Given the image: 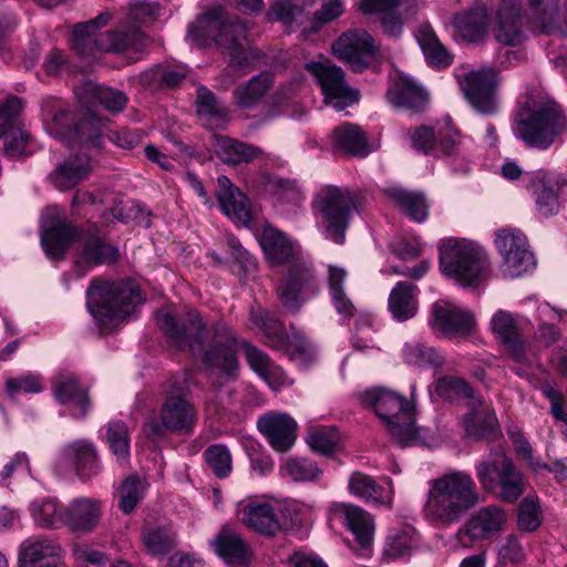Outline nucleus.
Wrapping results in <instances>:
<instances>
[{
  "label": "nucleus",
  "instance_id": "obj_61",
  "mask_svg": "<svg viewBox=\"0 0 567 567\" xmlns=\"http://www.w3.org/2000/svg\"><path fill=\"white\" fill-rule=\"evenodd\" d=\"M338 440V432L334 429L322 427L317 429L309 434L308 444L311 447V450L320 454L328 455L333 453Z\"/></svg>",
  "mask_w": 567,
  "mask_h": 567
},
{
  "label": "nucleus",
  "instance_id": "obj_40",
  "mask_svg": "<svg viewBox=\"0 0 567 567\" xmlns=\"http://www.w3.org/2000/svg\"><path fill=\"white\" fill-rule=\"evenodd\" d=\"M527 4L532 29L546 35L564 33V25L557 8L545 6V0H528Z\"/></svg>",
  "mask_w": 567,
  "mask_h": 567
},
{
  "label": "nucleus",
  "instance_id": "obj_21",
  "mask_svg": "<svg viewBox=\"0 0 567 567\" xmlns=\"http://www.w3.org/2000/svg\"><path fill=\"white\" fill-rule=\"evenodd\" d=\"M431 328L444 337H464L475 327L473 315L449 301L437 300L431 307Z\"/></svg>",
  "mask_w": 567,
  "mask_h": 567
},
{
  "label": "nucleus",
  "instance_id": "obj_59",
  "mask_svg": "<svg viewBox=\"0 0 567 567\" xmlns=\"http://www.w3.org/2000/svg\"><path fill=\"white\" fill-rule=\"evenodd\" d=\"M414 529L411 527H403L392 530L385 543L384 551L390 558H399L411 549L413 545Z\"/></svg>",
  "mask_w": 567,
  "mask_h": 567
},
{
  "label": "nucleus",
  "instance_id": "obj_18",
  "mask_svg": "<svg viewBox=\"0 0 567 567\" xmlns=\"http://www.w3.org/2000/svg\"><path fill=\"white\" fill-rule=\"evenodd\" d=\"M306 69L320 84L326 104L337 111H342L360 100L359 91L347 84L341 68L324 61L309 62L306 64Z\"/></svg>",
  "mask_w": 567,
  "mask_h": 567
},
{
  "label": "nucleus",
  "instance_id": "obj_45",
  "mask_svg": "<svg viewBox=\"0 0 567 567\" xmlns=\"http://www.w3.org/2000/svg\"><path fill=\"white\" fill-rule=\"evenodd\" d=\"M332 138L334 146L347 154L360 157L369 154L367 136L355 124L344 123L336 127Z\"/></svg>",
  "mask_w": 567,
  "mask_h": 567
},
{
  "label": "nucleus",
  "instance_id": "obj_41",
  "mask_svg": "<svg viewBox=\"0 0 567 567\" xmlns=\"http://www.w3.org/2000/svg\"><path fill=\"white\" fill-rule=\"evenodd\" d=\"M62 455L73 464L81 477H90L99 472L96 451L87 441L80 440L66 445Z\"/></svg>",
  "mask_w": 567,
  "mask_h": 567
},
{
  "label": "nucleus",
  "instance_id": "obj_51",
  "mask_svg": "<svg viewBox=\"0 0 567 567\" xmlns=\"http://www.w3.org/2000/svg\"><path fill=\"white\" fill-rule=\"evenodd\" d=\"M30 511L35 524L41 527L58 528L64 525L65 509H60L53 499L35 501Z\"/></svg>",
  "mask_w": 567,
  "mask_h": 567
},
{
  "label": "nucleus",
  "instance_id": "obj_33",
  "mask_svg": "<svg viewBox=\"0 0 567 567\" xmlns=\"http://www.w3.org/2000/svg\"><path fill=\"white\" fill-rule=\"evenodd\" d=\"M491 327L492 331L498 337L514 359L522 361L524 358V346L514 316L508 311L498 310L492 317Z\"/></svg>",
  "mask_w": 567,
  "mask_h": 567
},
{
  "label": "nucleus",
  "instance_id": "obj_11",
  "mask_svg": "<svg viewBox=\"0 0 567 567\" xmlns=\"http://www.w3.org/2000/svg\"><path fill=\"white\" fill-rule=\"evenodd\" d=\"M442 272L463 286L475 284L488 266L485 250L464 238H447L439 247Z\"/></svg>",
  "mask_w": 567,
  "mask_h": 567
},
{
  "label": "nucleus",
  "instance_id": "obj_42",
  "mask_svg": "<svg viewBox=\"0 0 567 567\" xmlns=\"http://www.w3.org/2000/svg\"><path fill=\"white\" fill-rule=\"evenodd\" d=\"M416 39L430 65L442 69L452 63L453 56L441 43L430 24L420 25Z\"/></svg>",
  "mask_w": 567,
  "mask_h": 567
},
{
  "label": "nucleus",
  "instance_id": "obj_58",
  "mask_svg": "<svg viewBox=\"0 0 567 567\" xmlns=\"http://www.w3.org/2000/svg\"><path fill=\"white\" fill-rule=\"evenodd\" d=\"M204 457L218 478H225L230 474L233 460L229 450L225 445L214 444L208 446L204 452Z\"/></svg>",
  "mask_w": 567,
  "mask_h": 567
},
{
  "label": "nucleus",
  "instance_id": "obj_29",
  "mask_svg": "<svg viewBox=\"0 0 567 567\" xmlns=\"http://www.w3.org/2000/svg\"><path fill=\"white\" fill-rule=\"evenodd\" d=\"M74 92L82 104L87 106L101 104L110 112L122 111L127 102L123 92L102 86L91 80L82 82Z\"/></svg>",
  "mask_w": 567,
  "mask_h": 567
},
{
  "label": "nucleus",
  "instance_id": "obj_24",
  "mask_svg": "<svg viewBox=\"0 0 567 567\" xmlns=\"http://www.w3.org/2000/svg\"><path fill=\"white\" fill-rule=\"evenodd\" d=\"M330 512L343 520L361 548H368L372 544L375 524L370 513L357 505L344 503L331 505Z\"/></svg>",
  "mask_w": 567,
  "mask_h": 567
},
{
  "label": "nucleus",
  "instance_id": "obj_17",
  "mask_svg": "<svg viewBox=\"0 0 567 567\" xmlns=\"http://www.w3.org/2000/svg\"><path fill=\"white\" fill-rule=\"evenodd\" d=\"M495 246L502 257L501 270L506 278H517L536 266L527 237L518 229L504 228L495 234Z\"/></svg>",
  "mask_w": 567,
  "mask_h": 567
},
{
  "label": "nucleus",
  "instance_id": "obj_62",
  "mask_svg": "<svg viewBox=\"0 0 567 567\" xmlns=\"http://www.w3.org/2000/svg\"><path fill=\"white\" fill-rule=\"evenodd\" d=\"M42 389L41 377L33 373L12 378L6 382V391L12 399L20 393H39Z\"/></svg>",
  "mask_w": 567,
  "mask_h": 567
},
{
  "label": "nucleus",
  "instance_id": "obj_56",
  "mask_svg": "<svg viewBox=\"0 0 567 567\" xmlns=\"http://www.w3.org/2000/svg\"><path fill=\"white\" fill-rule=\"evenodd\" d=\"M436 393L444 400H468V402L477 399L471 385L457 377H443L437 380Z\"/></svg>",
  "mask_w": 567,
  "mask_h": 567
},
{
  "label": "nucleus",
  "instance_id": "obj_46",
  "mask_svg": "<svg viewBox=\"0 0 567 567\" xmlns=\"http://www.w3.org/2000/svg\"><path fill=\"white\" fill-rule=\"evenodd\" d=\"M90 171L91 164L87 157L69 158L50 174V178L55 187L64 190L79 184Z\"/></svg>",
  "mask_w": 567,
  "mask_h": 567
},
{
  "label": "nucleus",
  "instance_id": "obj_1",
  "mask_svg": "<svg viewBox=\"0 0 567 567\" xmlns=\"http://www.w3.org/2000/svg\"><path fill=\"white\" fill-rule=\"evenodd\" d=\"M156 321L168 344L179 351L202 354L203 362L220 379L235 380L239 371L238 348L244 349L250 368L267 378L274 365L269 357L246 340L240 341L236 331L224 321H217L210 329V343L205 348V323L197 311H188L176 318L167 310L156 313Z\"/></svg>",
  "mask_w": 567,
  "mask_h": 567
},
{
  "label": "nucleus",
  "instance_id": "obj_9",
  "mask_svg": "<svg viewBox=\"0 0 567 567\" xmlns=\"http://www.w3.org/2000/svg\"><path fill=\"white\" fill-rule=\"evenodd\" d=\"M41 115L50 132L58 138L99 152L103 147L102 121L93 114H86L73 126L74 117L55 97H47L41 103Z\"/></svg>",
  "mask_w": 567,
  "mask_h": 567
},
{
  "label": "nucleus",
  "instance_id": "obj_55",
  "mask_svg": "<svg viewBox=\"0 0 567 567\" xmlns=\"http://www.w3.org/2000/svg\"><path fill=\"white\" fill-rule=\"evenodd\" d=\"M107 443L112 453L120 463H124L130 456V433L123 421H113L107 425Z\"/></svg>",
  "mask_w": 567,
  "mask_h": 567
},
{
  "label": "nucleus",
  "instance_id": "obj_26",
  "mask_svg": "<svg viewBox=\"0 0 567 567\" xmlns=\"http://www.w3.org/2000/svg\"><path fill=\"white\" fill-rule=\"evenodd\" d=\"M217 183L219 187L217 198L223 213L238 224L248 226L251 220V209L246 195L225 175L219 176Z\"/></svg>",
  "mask_w": 567,
  "mask_h": 567
},
{
  "label": "nucleus",
  "instance_id": "obj_54",
  "mask_svg": "<svg viewBox=\"0 0 567 567\" xmlns=\"http://www.w3.org/2000/svg\"><path fill=\"white\" fill-rule=\"evenodd\" d=\"M142 538L147 551L154 556H162L174 546V533L166 527H145Z\"/></svg>",
  "mask_w": 567,
  "mask_h": 567
},
{
  "label": "nucleus",
  "instance_id": "obj_20",
  "mask_svg": "<svg viewBox=\"0 0 567 567\" xmlns=\"http://www.w3.org/2000/svg\"><path fill=\"white\" fill-rule=\"evenodd\" d=\"M332 51L352 71L361 72L369 66L377 48L367 31L354 29L342 33L332 44Z\"/></svg>",
  "mask_w": 567,
  "mask_h": 567
},
{
  "label": "nucleus",
  "instance_id": "obj_3",
  "mask_svg": "<svg viewBox=\"0 0 567 567\" xmlns=\"http://www.w3.org/2000/svg\"><path fill=\"white\" fill-rule=\"evenodd\" d=\"M480 502V492L472 476L463 471H453L429 482L423 511L427 519L451 525Z\"/></svg>",
  "mask_w": 567,
  "mask_h": 567
},
{
  "label": "nucleus",
  "instance_id": "obj_44",
  "mask_svg": "<svg viewBox=\"0 0 567 567\" xmlns=\"http://www.w3.org/2000/svg\"><path fill=\"white\" fill-rule=\"evenodd\" d=\"M62 548L59 543L50 538H28L19 548V567L35 565L45 558L60 557Z\"/></svg>",
  "mask_w": 567,
  "mask_h": 567
},
{
  "label": "nucleus",
  "instance_id": "obj_13",
  "mask_svg": "<svg viewBox=\"0 0 567 567\" xmlns=\"http://www.w3.org/2000/svg\"><path fill=\"white\" fill-rule=\"evenodd\" d=\"M476 476L486 492L505 503H515L526 489L525 476L501 451L495 453L493 461L477 464Z\"/></svg>",
  "mask_w": 567,
  "mask_h": 567
},
{
  "label": "nucleus",
  "instance_id": "obj_63",
  "mask_svg": "<svg viewBox=\"0 0 567 567\" xmlns=\"http://www.w3.org/2000/svg\"><path fill=\"white\" fill-rule=\"evenodd\" d=\"M498 557L503 564H517L525 559L524 549L514 534L504 537L498 547Z\"/></svg>",
  "mask_w": 567,
  "mask_h": 567
},
{
  "label": "nucleus",
  "instance_id": "obj_32",
  "mask_svg": "<svg viewBox=\"0 0 567 567\" xmlns=\"http://www.w3.org/2000/svg\"><path fill=\"white\" fill-rule=\"evenodd\" d=\"M417 292V287L406 281H399L393 287L388 307L394 320L403 322L415 317L419 309Z\"/></svg>",
  "mask_w": 567,
  "mask_h": 567
},
{
  "label": "nucleus",
  "instance_id": "obj_35",
  "mask_svg": "<svg viewBox=\"0 0 567 567\" xmlns=\"http://www.w3.org/2000/svg\"><path fill=\"white\" fill-rule=\"evenodd\" d=\"M210 544L216 554L229 565L245 566L250 561V550L237 533L224 528Z\"/></svg>",
  "mask_w": 567,
  "mask_h": 567
},
{
  "label": "nucleus",
  "instance_id": "obj_8",
  "mask_svg": "<svg viewBox=\"0 0 567 567\" xmlns=\"http://www.w3.org/2000/svg\"><path fill=\"white\" fill-rule=\"evenodd\" d=\"M359 399L364 406L374 410L389 434L401 446L411 445L416 441L414 411L405 396L388 389L374 388L360 393Z\"/></svg>",
  "mask_w": 567,
  "mask_h": 567
},
{
  "label": "nucleus",
  "instance_id": "obj_47",
  "mask_svg": "<svg viewBox=\"0 0 567 567\" xmlns=\"http://www.w3.org/2000/svg\"><path fill=\"white\" fill-rule=\"evenodd\" d=\"M346 278L344 268L336 265L328 266V289L332 305L339 315L351 318L354 315V306L344 292Z\"/></svg>",
  "mask_w": 567,
  "mask_h": 567
},
{
  "label": "nucleus",
  "instance_id": "obj_12",
  "mask_svg": "<svg viewBox=\"0 0 567 567\" xmlns=\"http://www.w3.org/2000/svg\"><path fill=\"white\" fill-rule=\"evenodd\" d=\"M249 322L252 329L262 333L265 343L279 351H284L291 359L302 363L311 361L315 357L312 343L300 332L292 331L287 334L281 321L260 306H251Z\"/></svg>",
  "mask_w": 567,
  "mask_h": 567
},
{
  "label": "nucleus",
  "instance_id": "obj_50",
  "mask_svg": "<svg viewBox=\"0 0 567 567\" xmlns=\"http://www.w3.org/2000/svg\"><path fill=\"white\" fill-rule=\"evenodd\" d=\"M197 111L202 116H207L217 126L225 125L228 121V109L205 86L197 89Z\"/></svg>",
  "mask_w": 567,
  "mask_h": 567
},
{
  "label": "nucleus",
  "instance_id": "obj_6",
  "mask_svg": "<svg viewBox=\"0 0 567 567\" xmlns=\"http://www.w3.org/2000/svg\"><path fill=\"white\" fill-rule=\"evenodd\" d=\"M140 288L133 281L93 279L86 291V305L100 328L109 330L134 312L142 303Z\"/></svg>",
  "mask_w": 567,
  "mask_h": 567
},
{
  "label": "nucleus",
  "instance_id": "obj_48",
  "mask_svg": "<svg viewBox=\"0 0 567 567\" xmlns=\"http://www.w3.org/2000/svg\"><path fill=\"white\" fill-rule=\"evenodd\" d=\"M53 393L59 403L73 404L79 409V412L74 413L76 417L86 415L90 408L87 393L79 385L76 380L69 377L56 380Z\"/></svg>",
  "mask_w": 567,
  "mask_h": 567
},
{
  "label": "nucleus",
  "instance_id": "obj_43",
  "mask_svg": "<svg viewBox=\"0 0 567 567\" xmlns=\"http://www.w3.org/2000/svg\"><path fill=\"white\" fill-rule=\"evenodd\" d=\"M388 197L412 220L423 223L429 216V205L424 194L394 187L386 189Z\"/></svg>",
  "mask_w": 567,
  "mask_h": 567
},
{
  "label": "nucleus",
  "instance_id": "obj_14",
  "mask_svg": "<svg viewBox=\"0 0 567 567\" xmlns=\"http://www.w3.org/2000/svg\"><path fill=\"white\" fill-rule=\"evenodd\" d=\"M530 22L520 0H501L488 13V30L504 47H518L528 38Z\"/></svg>",
  "mask_w": 567,
  "mask_h": 567
},
{
  "label": "nucleus",
  "instance_id": "obj_60",
  "mask_svg": "<svg viewBox=\"0 0 567 567\" xmlns=\"http://www.w3.org/2000/svg\"><path fill=\"white\" fill-rule=\"evenodd\" d=\"M542 523L540 507L533 497H524L518 506L517 524L520 530L530 533L536 530Z\"/></svg>",
  "mask_w": 567,
  "mask_h": 567
},
{
  "label": "nucleus",
  "instance_id": "obj_36",
  "mask_svg": "<svg viewBox=\"0 0 567 567\" xmlns=\"http://www.w3.org/2000/svg\"><path fill=\"white\" fill-rule=\"evenodd\" d=\"M259 244L272 265L289 262L296 256L293 243L282 231L267 226L262 229Z\"/></svg>",
  "mask_w": 567,
  "mask_h": 567
},
{
  "label": "nucleus",
  "instance_id": "obj_15",
  "mask_svg": "<svg viewBox=\"0 0 567 567\" xmlns=\"http://www.w3.org/2000/svg\"><path fill=\"white\" fill-rule=\"evenodd\" d=\"M197 419L196 408L179 393H167L161 406L159 417H150L143 424L148 439H158L165 432L188 433Z\"/></svg>",
  "mask_w": 567,
  "mask_h": 567
},
{
  "label": "nucleus",
  "instance_id": "obj_37",
  "mask_svg": "<svg viewBox=\"0 0 567 567\" xmlns=\"http://www.w3.org/2000/svg\"><path fill=\"white\" fill-rule=\"evenodd\" d=\"M213 146L217 157L230 165L249 163L261 153L257 146L217 134L214 135Z\"/></svg>",
  "mask_w": 567,
  "mask_h": 567
},
{
  "label": "nucleus",
  "instance_id": "obj_34",
  "mask_svg": "<svg viewBox=\"0 0 567 567\" xmlns=\"http://www.w3.org/2000/svg\"><path fill=\"white\" fill-rule=\"evenodd\" d=\"M386 100L395 107L420 111L426 102V95L415 82L405 76H399L389 87Z\"/></svg>",
  "mask_w": 567,
  "mask_h": 567
},
{
  "label": "nucleus",
  "instance_id": "obj_39",
  "mask_svg": "<svg viewBox=\"0 0 567 567\" xmlns=\"http://www.w3.org/2000/svg\"><path fill=\"white\" fill-rule=\"evenodd\" d=\"M348 486L352 495L373 506L390 505L392 502L391 492L386 491L383 486L378 484L373 477L364 473H352Z\"/></svg>",
  "mask_w": 567,
  "mask_h": 567
},
{
  "label": "nucleus",
  "instance_id": "obj_31",
  "mask_svg": "<svg viewBox=\"0 0 567 567\" xmlns=\"http://www.w3.org/2000/svg\"><path fill=\"white\" fill-rule=\"evenodd\" d=\"M526 177L528 178L527 189L535 198L537 212L545 217L556 215L559 212V182L545 175Z\"/></svg>",
  "mask_w": 567,
  "mask_h": 567
},
{
  "label": "nucleus",
  "instance_id": "obj_7",
  "mask_svg": "<svg viewBox=\"0 0 567 567\" xmlns=\"http://www.w3.org/2000/svg\"><path fill=\"white\" fill-rule=\"evenodd\" d=\"M567 131V118L558 104L547 100L520 111L513 127L514 135L525 146L545 151Z\"/></svg>",
  "mask_w": 567,
  "mask_h": 567
},
{
  "label": "nucleus",
  "instance_id": "obj_57",
  "mask_svg": "<svg viewBox=\"0 0 567 567\" xmlns=\"http://www.w3.org/2000/svg\"><path fill=\"white\" fill-rule=\"evenodd\" d=\"M158 6L154 2H150L147 0H135L130 3L128 20L121 22L118 27L126 25L128 32L138 30L145 35L138 25L155 20L158 16Z\"/></svg>",
  "mask_w": 567,
  "mask_h": 567
},
{
  "label": "nucleus",
  "instance_id": "obj_49",
  "mask_svg": "<svg viewBox=\"0 0 567 567\" xmlns=\"http://www.w3.org/2000/svg\"><path fill=\"white\" fill-rule=\"evenodd\" d=\"M402 357L408 364L421 368H439L443 363L442 355L434 348L416 341L404 344Z\"/></svg>",
  "mask_w": 567,
  "mask_h": 567
},
{
  "label": "nucleus",
  "instance_id": "obj_10",
  "mask_svg": "<svg viewBox=\"0 0 567 567\" xmlns=\"http://www.w3.org/2000/svg\"><path fill=\"white\" fill-rule=\"evenodd\" d=\"M354 210V200L346 188L324 185L313 196L312 212L317 226L327 239L338 245L344 243L346 231Z\"/></svg>",
  "mask_w": 567,
  "mask_h": 567
},
{
  "label": "nucleus",
  "instance_id": "obj_28",
  "mask_svg": "<svg viewBox=\"0 0 567 567\" xmlns=\"http://www.w3.org/2000/svg\"><path fill=\"white\" fill-rule=\"evenodd\" d=\"M274 76L269 72H260L237 85L231 93L233 104L241 111L257 109L269 93Z\"/></svg>",
  "mask_w": 567,
  "mask_h": 567
},
{
  "label": "nucleus",
  "instance_id": "obj_27",
  "mask_svg": "<svg viewBox=\"0 0 567 567\" xmlns=\"http://www.w3.org/2000/svg\"><path fill=\"white\" fill-rule=\"evenodd\" d=\"M470 411L463 417V425L468 437L489 440L496 432V415L491 404L477 398L467 402Z\"/></svg>",
  "mask_w": 567,
  "mask_h": 567
},
{
  "label": "nucleus",
  "instance_id": "obj_64",
  "mask_svg": "<svg viewBox=\"0 0 567 567\" xmlns=\"http://www.w3.org/2000/svg\"><path fill=\"white\" fill-rule=\"evenodd\" d=\"M72 555L76 561L91 564L93 566H104L107 563V556L87 544L75 543L72 545Z\"/></svg>",
  "mask_w": 567,
  "mask_h": 567
},
{
  "label": "nucleus",
  "instance_id": "obj_19",
  "mask_svg": "<svg viewBox=\"0 0 567 567\" xmlns=\"http://www.w3.org/2000/svg\"><path fill=\"white\" fill-rule=\"evenodd\" d=\"M496 76L493 69H482L466 73L460 81L465 99L481 114L492 115L497 111Z\"/></svg>",
  "mask_w": 567,
  "mask_h": 567
},
{
  "label": "nucleus",
  "instance_id": "obj_2",
  "mask_svg": "<svg viewBox=\"0 0 567 567\" xmlns=\"http://www.w3.org/2000/svg\"><path fill=\"white\" fill-rule=\"evenodd\" d=\"M188 35L196 41L213 40L220 53L227 56V68L219 75L224 90L236 78L255 70L257 61L262 56L261 51L248 40L247 24L229 17L220 8L210 9L200 16L196 24L189 27Z\"/></svg>",
  "mask_w": 567,
  "mask_h": 567
},
{
  "label": "nucleus",
  "instance_id": "obj_38",
  "mask_svg": "<svg viewBox=\"0 0 567 567\" xmlns=\"http://www.w3.org/2000/svg\"><path fill=\"white\" fill-rule=\"evenodd\" d=\"M453 27L464 41L478 42L488 30V13L483 7L457 13L453 19Z\"/></svg>",
  "mask_w": 567,
  "mask_h": 567
},
{
  "label": "nucleus",
  "instance_id": "obj_25",
  "mask_svg": "<svg viewBox=\"0 0 567 567\" xmlns=\"http://www.w3.org/2000/svg\"><path fill=\"white\" fill-rule=\"evenodd\" d=\"M102 503L91 497H79L65 508L64 526L79 534H89L99 525Z\"/></svg>",
  "mask_w": 567,
  "mask_h": 567
},
{
  "label": "nucleus",
  "instance_id": "obj_4",
  "mask_svg": "<svg viewBox=\"0 0 567 567\" xmlns=\"http://www.w3.org/2000/svg\"><path fill=\"white\" fill-rule=\"evenodd\" d=\"M78 240L75 268L79 277L89 269L103 264L114 262L118 249L96 235H79L76 229L64 221H56L41 233V245L50 259L61 260L72 243Z\"/></svg>",
  "mask_w": 567,
  "mask_h": 567
},
{
  "label": "nucleus",
  "instance_id": "obj_22",
  "mask_svg": "<svg viewBox=\"0 0 567 567\" xmlns=\"http://www.w3.org/2000/svg\"><path fill=\"white\" fill-rule=\"evenodd\" d=\"M506 523V511L497 505H488L472 515L458 533L472 542L485 540L503 532Z\"/></svg>",
  "mask_w": 567,
  "mask_h": 567
},
{
  "label": "nucleus",
  "instance_id": "obj_23",
  "mask_svg": "<svg viewBox=\"0 0 567 567\" xmlns=\"http://www.w3.org/2000/svg\"><path fill=\"white\" fill-rule=\"evenodd\" d=\"M257 426L278 452H286L295 444L297 423L286 413L264 414L258 419Z\"/></svg>",
  "mask_w": 567,
  "mask_h": 567
},
{
  "label": "nucleus",
  "instance_id": "obj_30",
  "mask_svg": "<svg viewBox=\"0 0 567 567\" xmlns=\"http://www.w3.org/2000/svg\"><path fill=\"white\" fill-rule=\"evenodd\" d=\"M243 523L254 532L274 536L280 530V523L274 507L265 501H251L241 508Z\"/></svg>",
  "mask_w": 567,
  "mask_h": 567
},
{
  "label": "nucleus",
  "instance_id": "obj_5",
  "mask_svg": "<svg viewBox=\"0 0 567 567\" xmlns=\"http://www.w3.org/2000/svg\"><path fill=\"white\" fill-rule=\"evenodd\" d=\"M110 20V13L103 12L95 19L74 25L70 43L71 48L81 59L91 63L101 53H120L127 50L140 52L146 48L148 38L138 30L128 32L126 25L96 33V30L105 25Z\"/></svg>",
  "mask_w": 567,
  "mask_h": 567
},
{
  "label": "nucleus",
  "instance_id": "obj_53",
  "mask_svg": "<svg viewBox=\"0 0 567 567\" xmlns=\"http://www.w3.org/2000/svg\"><path fill=\"white\" fill-rule=\"evenodd\" d=\"M147 484L138 475L132 474L124 480L120 489L118 507L124 514L132 513L144 497Z\"/></svg>",
  "mask_w": 567,
  "mask_h": 567
},
{
  "label": "nucleus",
  "instance_id": "obj_52",
  "mask_svg": "<svg viewBox=\"0 0 567 567\" xmlns=\"http://www.w3.org/2000/svg\"><path fill=\"white\" fill-rule=\"evenodd\" d=\"M284 476L293 482H313L322 473L317 464L305 457H289L281 465Z\"/></svg>",
  "mask_w": 567,
  "mask_h": 567
},
{
  "label": "nucleus",
  "instance_id": "obj_16",
  "mask_svg": "<svg viewBox=\"0 0 567 567\" xmlns=\"http://www.w3.org/2000/svg\"><path fill=\"white\" fill-rule=\"evenodd\" d=\"M319 291V281L312 266L297 259L288 268L287 275L277 288L278 298L289 312H298L303 303Z\"/></svg>",
  "mask_w": 567,
  "mask_h": 567
}]
</instances>
